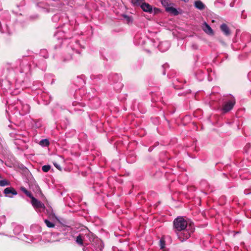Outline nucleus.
Here are the masks:
<instances>
[{"mask_svg":"<svg viewBox=\"0 0 251 251\" xmlns=\"http://www.w3.org/2000/svg\"><path fill=\"white\" fill-rule=\"evenodd\" d=\"M53 164H54V166H55L56 168H57L58 170H61V167H60V166L59 165H58L56 163H53Z\"/></svg>","mask_w":251,"mask_h":251,"instance_id":"nucleus-22","label":"nucleus"},{"mask_svg":"<svg viewBox=\"0 0 251 251\" xmlns=\"http://www.w3.org/2000/svg\"><path fill=\"white\" fill-rule=\"evenodd\" d=\"M220 29L226 36H229L231 34L230 30L226 24H223L220 26Z\"/></svg>","mask_w":251,"mask_h":251,"instance_id":"nucleus-8","label":"nucleus"},{"mask_svg":"<svg viewBox=\"0 0 251 251\" xmlns=\"http://www.w3.org/2000/svg\"><path fill=\"white\" fill-rule=\"evenodd\" d=\"M31 203L34 208H44V204L36 199V198H33L31 200Z\"/></svg>","mask_w":251,"mask_h":251,"instance_id":"nucleus-7","label":"nucleus"},{"mask_svg":"<svg viewBox=\"0 0 251 251\" xmlns=\"http://www.w3.org/2000/svg\"><path fill=\"white\" fill-rule=\"evenodd\" d=\"M21 191H22L25 194L26 193H27V190L24 187H21Z\"/></svg>","mask_w":251,"mask_h":251,"instance_id":"nucleus-21","label":"nucleus"},{"mask_svg":"<svg viewBox=\"0 0 251 251\" xmlns=\"http://www.w3.org/2000/svg\"><path fill=\"white\" fill-rule=\"evenodd\" d=\"M50 169V165H44L42 167V170L44 172H48Z\"/></svg>","mask_w":251,"mask_h":251,"instance_id":"nucleus-15","label":"nucleus"},{"mask_svg":"<svg viewBox=\"0 0 251 251\" xmlns=\"http://www.w3.org/2000/svg\"><path fill=\"white\" fill-rule=\"evenodd\" d=\"M10 182L6 179H2L0 180V186H5L10 185Z\"/></svg>","mask_w":251,"mask_h":251,"instance_id":"nucleus-11","label":"nucleus"},{"mask_svg":"<svg viewBox=\"0 0 251 251\" xmlns=\"http://www.w3.org/2000/svg\"><path fill=\"white\" fill-rule=\"evenodd\" d=\"M154 10L155 11H156L158 10V9L157 8H154Z\"/></svg>","mask_w":251,"mask_h":251,"instance_id":"nucleus-25","label":"nucleus"},{"mask_svg":"<svg viewBox=\"0 0 251 251\" xmlns=\"http://www.w3.org/2000/svg\"><path fill=\"white\" fill-rule=\"evenodd\" d=\"M25 195L29 198H31V200L33 199V198H34V197L32 196L31 193L28 191H27V193H26Z\"/></svg>","mask_w":251,"mask_h":251,"instance_id":"nucleus-18","label":"nucleus"},{"mask_svg":"<svg viewBox=\"0 0 251 251\" xmlns=\"http://www.w3.org/2000/svg\"><path fill=\"white\" fill-rule=\"evenodd\" d=\"M138 38V36H137L136 37V40Z\"/></svg>","mask_w":251,"mask_h":251,"instance_id":"nucleus-28","label":"nucleus"},{"mask_svg":"<svg viewBox=\"0 0 251 251\" xmlns=\"http://www.w3.org/2000/svg\"><path fill=\"white\" fill-rule=\"evenodd\" d=\"M184 2H187L189 1V0H183Z\"/></svg>","mask_w":251,"mask_h":251,"instance_id":"nucleus-24","label":"nucleus"},{"mask_svg":"<svg viewBox=\"0 0 251 251\" xmlns=\"http://www.w3.org/2000/svg\"><path fill=\"white\" fill-rule=\"evenodd\" d=\"M26 107L27 109H28V105H26Z\"/></svg>","mask_w":251,"mask_h":251,"instance_id":"nucleus-27","label":"nucleus"},{"mask_svg":"<svg viewBox=\"0 0 251 251\" xmlns=\"http://www.w3.org/2000/svg\"><path fill=\"white\" fill-rule=\"evenodd\" d=\"M202 29L203 31L209 35H213L214 32L211 27L204 22L201 26Z\"/></svg>","mask_w":251,"mask_h":251,"instance_id":"nucleus-5","label":"nucleus"},{"mask_svg":"<svg viewBox=\"0 0 251 251\" xmlns=\"http://www.w3.org/2000/svg\"><path fill=\"white\" fill-rule=\"evenodd\" d=\"M124 17L127 24H130L132 22V19L131 17L125 15Z\"/></svg>","mask_w":251,"mask_h":251,"instance_id":"nucleus-14","label":"nucleus"},{"mask_svg":"<svg viewBox=\"0 0 251 251\" xmlns=\"http://www.w3.org/2000/svg\"><path fill=\"white\" fill-rule=\"evenodd\" d=\"M235 104V100L233 97H230V99L225 101L223 103L222 110L223 113H226L230 111Z\"/></svg>","mask_w":251,"mask_h":251,"instance_id":"nucleus-3","label":"nucleus"},{"mask_svg":"<svg viewBox=\"0 0 251 251\" xmlns=\"http://www.w3.org/2000/svg\"><path fill=\"white\" fill-rule=\"evenodd\" d=\"M17 228L18 230H20V231H21V230H22V228H21V226H17V227H16V228H15V229H17Z\"/></svg>","mask_w":251,"mask_h":251,"instance_id":"nucleus-23","label":"nucleus"},{"mask_svg":"<svg viewBox=\"0 0 251 251\" xmlns=\"http://www.w3.org/2000/svg\"><path fill=\"white\" fill-rule=\"evenodd\" d=\"M3 193L5 197L12 198L17 194V191L13 187H7L4 190Z\"/></svg>","mask_w":251,"mask_h":251,"instance_id":"nucleus-4","label":"nucleus"},{"mask_svg":"<svg viewBox=\"0 0 251 251\" xmlns=\"http://www.w3.org/2000/svg\"><path fill=\"white\" fill-rule=\"evenodd\" d=\"M170 43L167 41L162 42L158 46L159 50L162 52H165L170 48Z\"/></svg>","mask_w":251,"mask_h":251,"instance_id":"nucleus-6","label":"nucleus"},{"mask_svg":"<svg viewBox=\"0 0 251 251\" xmlns=\"http://www.w3.org/2000/svg\"><path fill=\"white\" fill-rule=\"evenodd\" d=\"M174 225L177 237L181 242L188 239L195 230L194 225L188 224L183 217L176 219L174 221Z\"/></svg>","mask_w":251,"mask_h":251,"instance_id":"nucleus-1","label":"nucleus"},{"mask_svg":"<svg viewBox=\"0 0 251 251\" xmlns=\"http://www.w3.org/2000/svg\"><path fill=\"white\" fill-rule=\"evenodd\" d=\"M149 150L150 151H151V148H149Z\"/></svg>","mask_w":251,"mask_h":251,"instance_id":"nucleus-26","label":"nucleus"},{"mask_svg":"<svg viewBox=\"0 0 251 251\" xmlns=\"http://www.w3.org/2000/svg\"><path fill=\"white\" fill-rule=\"evenodd\" d=\"M1 177V176H0V178Z\"/></svg>","mask_w":251,"mask_h":251,"instance_id":"nucleus-31","label":"nucleus"},{"mask_svg":"<svg viewBox=\"0 0 251 251\" xmlns=\"http://www.w3.org/2000/svg\"><path fill=\"white\" fill-rule=\"evenodd\" d=\"M76 242L78 244L80 245H83V240L81 235H79L76 237Z\"/></svg>","mask_w":251,"mask_h":251,"instance_id":"nucleus-12","label":"nucleus"},{"mask_svg":"<svg viewBox=\"0 0 251 251\" xmlns=\"http://www.w3.org/2000/svg\"><path fill=\"white\" fill-rule=\"evenodd\" d=\"M244 193H245L246 194H249V193H246V191H244Z\"/></svg>","mask_w":251,"mask_h":251,"instance_id":"nucleus-29","label":"nucleus"},{"mask_svg":"<svg viewBox=\"0 0 251 251\" xmlns=\"http://www.w3.org/2000/svg\"><path fill=\"white\" fill-rule=\"evenodd\" d=\"M145 41L144 40H143L142 39H141L138 43L137 44H139V45H143L144 44H145Z\"/></svg>","mask_w":251,"mask_h":251,"instance_id":"nucleus-19","label":"nucleus"},{"mask_svg":"<svg viewBox=\"0 0 251 251\" xmlns=\"http://www.w3.org/2000/svg\"><path fill=\"white\" fill-rule=\"evenodd\" d=\"M161 2L162 5L165 7L167 12L173 14L174 15L178 14L177 10L172 6L173 3H171L169 0H161Z\"/></svg>","mask_w":251,"mask_h":251,"instance_id":"nucleus-2","label":"nucleus"},{"mask_svg":"<svg viewBox=\"0 0 251 251\" xmlns=\"http://www.w3.org/2000/svg\"><path fill=\"white\" fill-rule=\"evenodd\" d=\"M44 222H45V223L46 224V226L48 227H53L55 226V225L53 223L50 222L48 220L46 219V220H45Z\"/></svg>","mask_w":251,"mask_h":251,"instance_id":"nucleus-13","label":"nucleus"},{"mask_svg":"<svg viewBox=\"0 0 251 251\" xmlns=\"http://www.w3.org/2000/svg\"><path fill=\"white\" fill-rule=\"evenodd\" d=\"M160 243L161 249H163L164 248V246H165L164 242L163 240H161L160 241Z\"/></svg>","mask_w":251,"mask_h":251,"instance_id":"nucleus-20","label":"nucleus"},{"mask_svg":"<svg viewBox=\"0 0 251 251\" xmlns=\"http://www.w3.org/2000/svg\"><path fill=\"white\" fill-rule=\"evenodd\" d=\"M144 0H132V1L134 4H140L143 3Z\"/></svg>","mask_w":251,"mask_h":251,"instance_id":"nucleus-17","label":"nucleus"},{"mask_svg":"<svg viewBox=\"0 0 251 251\" xmlns=\"http://www.w3.org/2000/svg\"><path fill=\"white\" fill-rule=\"evenodd\" d=\"M194 5L196 8L201 10H203L205 7L204 4L200 0L195 1Z\"/></svg>","mask_w":251,"mask_h":251,"instance_id":"nucleus-10","label":"nucleus"},{"mask_svg":"<svg viewBox=\"0 0 251 251\" xmlns=\"http://www.w3.org/2000/svg\"><path fill=\"white\" fill-rule=\"evenodd\" d=\"M41 145L44 146H48L49 144V142L47 139H43L40 142Z\"/></svg>","mask_w":251,"mask_h":251,"instance_id":"nucleus-16","label":"nucleus"},{"mask_svg":"<svg viewBox=\"0 0 251 251\" xmlns=\"http://www.w3.org/2000/svg\"><path fill=\"white\" fill-rule=\"evenodd\" d=\"M36 126H37V127H39L40 126L39 125V126L37 125Z\"/></svg>","mask_w":251,"mask_h":251,"instance_id":"nucleus-30","label":"nucleus"},{"mask_svg":"<svg viewBox=\"0 0 251 251\" xmlns=\"http://www.w3.org/2000/svg\"><path fill=\"white\" fill-rule=\"evenodd\" d=\"M141 7L145 12L151 13L152 11V6L148 3L143 2Z\"/></svg>","mask_w":251,"mask_h":251,"instance_id":"nucleus-9","label":"nucleus"}]
</instances>
